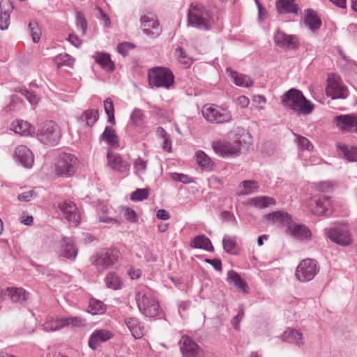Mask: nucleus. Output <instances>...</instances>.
I'll use <instances>...</instances> for the list:
<instances>
[{"label":"nucleus","instance_id":"nucleus-31","mask_svg":"<svg viewBox=\"0 0 357 357\" xmlns=\"http://www.w3.org/2000/svg\"><path fill=\"white\" fill-rule=\"evenodd\" d=\"M305 23L312 31L319 29L321 25V21L316 12L311 9L305 10Z\"/></svg>","mask_w":357,"mask_h":357},{"label":"nucleus","instance_id":"nucleus-38","mask_svg":"<svg viewBox=\"0 0 357 357\" xmlns=\"http://www.w3.org/2000/svg\"><path fill=\"white\" fill-rule=\"evenodd\" d=\"M126 324L135 339H139L143 336L140 324L137 319L128 318L126 320Z\"/></svg>","mask_w":357,"mask_h":357},{"label":"nucleus","instance_id":"nucleus-11","mask_svg":"<svg viewBox=\"0 0 357 357\" xmlns=\"http://www.w3.org/2000/svg\"><path fill=\"white\" fill-rule=\"evenodd\" d=\"M202 114L205 119L211 123H225L231 121V114L222 108L213 106L204 107Z\"/></svg>","mask_w":357,"mask_h":357},{"label":"nucleus","instance_id":"nucleus-29","mask_svg":"<svg viewBox=\"0 0 357 357\" xmlns=\"http://www.w3.org/2000/svg\"><path fill=\"white\" fill-rule=\"evenodd\" d=\"M100 141L106 142L109 146L116 148L119 146V137L114 128L106 126L104 132L100 136Z\"/></svg>","mask_w":357,"mask_h":357},{"label":"nucleus","instance_id":"nucleus-57","mask_svg":"<svg viewBox=\"0 0 357 357\" xmlns=\"http://www.w3.org/2000/svg\"><path fill=\"white\" fill-rule=\"evenodd\" d=\"M244 317V310H243V307L240 306L239 307V311H238V313L237 314V315H236L233 320L231 321V324L233 326V327L236 329L237 331H239L240 329V321H241V319L243 318Z\"/></svg>","mask_w":357,"mask_h":357},{"label":"nucleus","instance_id":"nucleus-54","mask_svg":"<svg viewBox=\"0 0 357 357\" xmlns=\"http://www.w3.org/2000/svg\"><path fill=\"white\" fill-rule=\"evenodd\" d=\"M317 190L323 192H331L333 189V185L330 181H322L314 184Z\"/></svg>","mask_w":357,"mask_h":357},{"label":"nucleus","instance_id":"nucleus-49","mask_svg":"<svg viewBox=\"0 0 357 357\" xmlns=\"http://www.w3.org/2000/svg\"><path fill=\"white\" fill-rule=\"evenodd\" d=\"M296 137V142L300 148L307 151L313 149V145L308 139L299 135L294 134Z\"/></svg>","mask_w":357,"mask_h":357},{"label":"nucleus","instance_id":"nucleus-40","mask_svg":"<svg viewBox=\"0 0 357 357\" xmlns=\"http://www.w3.org/2000/svg\"><path fill=\"white\" fill-rule=\"evenodd\" d=\"M197 164L203 169L211 170L213 167V162L211 158L202 151L196 152Z\"/></svg>","mask_w":357,"mask_h":357},{"label":"nucleus","instance_id":"nucleus-1","mask_svg":"<svg viewBox=\"0 0 357 357\" xmlns=\"http://www.w3.org/2000/svg\"><path fill=\"white\" fill-rule=\"evenodd\" d=\"M281 102L284 107L303 114H310L314 109L313 104L305 98L301 91L296 89H291L284 93Z\"/></svg>","mask_w":357,"mask_h":357},{"label":"nucleus","instance_id":"nucleus-36","mask_svg":"<svg viewBox=\"0 0 357 357\" xmlns=\"http://www.w3.org/2000/svg\"><path fill=\"white\" fill-rule=\"evenodd\" d=\"M94 59L99 65L104 69L109 71L114 70V64L112 61L109 54L107 53H97Z\"/></svg>","mask_w":357,"mask_h":357},{"label":"nucleus","instance_id":"nucleus-43","mask_svg":"<svg viewBox=\"0 0 357 357\" xmlns=\"http://www.w3.org/2000/svg\"><path fill=\"white\" fill-rule=\"evenodd\" d=\"M232 77L235 84L238 86L249 87L254 83L253 80L245 75L234 73V75H232Z\"/></svg>","mask_w":357,"mask_h":357},{"label":"nucleus","instance_id":"nucleus-22","mask_svg":"<svg viewBox=\"0 0 357 357\" xmlns=\"http://www.w3.org/2000/svg\"><path fill=\"white\" fill-rule=\"evenodd\" d=\"M113 336V333L109 331L96 330L89 337V346L91 349L96 350L100 344L110 340Z\"/></svg>","mask_w":357,"mask_h":357},{"label":"nucleus","instance_id":"nucleus-6","mask_svg":"<svg viewBox=\"0 0 357 357\" xmlns=\"http://www.w3.org/2000/svg\"><path fill=\"white\" fill-rule=\"evenodd\" d=\"M120 252L116 248H107L98 252L91 258L98 272L112 267L120 257Z\"/></svg>","mask_w":357,"mask_h":357},{"label":"nucleus","instance_id":"nucleus-20","mask_svg":"<svg viewBox=\"0 0 357 357\" xmlns=\"http://www.w3.org/2000/svg\"><path fill=\"white\" fill-rule=\"evenodd\" d=\"M15 160L26 168H31L34 162L32 152L26 146L20 145L15 150Z\"/></svg>","mask_w":357,"mask_h":357},{"label":"nucleus","instance_id":"nucleus-30","mask_svg":"<svg viewBox=\"0 0 357 357\" xmlns=\"http://www.w3.org/2000/svg\"><path fill=\"white\" fill-rule=\"evenodd\" d=\"M276 7L279 13L297 14L298 8L294 0H277Z\"/></svg>","mask_w":357,"mask_h":357},{"label":"nucleus","instance_id":"nucleus-62","mask_svg":"<svg viewBox=\"0 0 357 357\" xmlns=\"http://www.w3.org/2000/svg\"><path fill=\"white\" fill-rule=\"evenodd\" d=\"M124 216L128 220L131 222H135L137 220V215L135 211L128 208L124 209Z\"/></svg>","mask_w":357,"mask_h":357},{"label":"nucleus","instance_id":"nucleus-48","mask_svg":"<svg viewBox=\"0 0 357 357\" xmlns=\"http://www.w3.org/2000/svg\"><path fill=\"white\" fill-rule=\"evenodd\" d=\"M149 190L146 188L137 189L131 194L130 199L133 202H140L149 197Z\"/></svg>","mask_w":357,"mask_h":357},{"label":"nucleus","instance_id":"nucleus-7","mask_svg":"<svg viewBox=\"0 0 357 357\" xmlns=\"http://www.w3.org/2000/svg\"><path fill=\"white\" fill-rule=\"evenodd\" d=\"M78 160L73 154L61 153L55 163L56 175L61 177L72 176L77 169Z\"/></svg>","mask_w":357,"mask_h":357},{"label":"nucleus","instance_id":"nucleus-59","mask_svg":"<svg viewBox=\"0 0 357 357\" xmlns=\"http://www.w3.org/2000/svg\"><path fill=\"white\" fill-rule=\"evenodd\" d=\"M146 161L141 158H138L134 162V169L136 172H143L146 169Z\"/></svg>","mask_w":357,"mask_h":357},{"label":"nucleus","instance_id":"nucleus-53","mask_svg":"<svg viewBox=\"0 0 357 357\" xmlns=\"http://www.w3.org/2000/svg\"><path fill=\"white\" fill-rule=\"evenodd\" d=\"M176 55L180 63L188 66H189L191 64L190 59L187 56V54L183 50L182 48L178 47L176 49Z\"/></svg>","mask_w":357,"mask_h":357},{"label":"nucleus","instance_id":"nucleus-9","mask_svg":"<svg viewBox=\"0 0 357 357\" xmlns=\"http://www.w3.org/2000/svg\"><path fill=\"white\" fill-rule=\"evenodd\" d=\"M212 148L215 153L222 157L237 156L241 153V139H235L233 142L218 140L213 142Z\"/></svg>","mask_w":357,"mask_h":357},{"label":"nucleus","instance_id":"nucleus-33","mask_svg":"<svg viewBox=\"0 0 357 357\" xmlns=\"http://www.w3.org/2000/svg\"><path fill=\"white\" fill-rule=\"evenodd\" d=\"M227 281L229 284H234L238 290L248 294L246 290V283L236 271L231 270L227 273Z\"/></svg>","mask_w":357,"mask_h":357},{"label":"nucleus","instance_id":"nucleus-13","mask_svg":"<svg viewBox=\"0 0 357 357\" xmlns=\"http://www.w3.org/2000/svg\"><path fill=\"white\" fill-rule=\"evenodd\" d=\"M181 352L183 357H203L204 352L195 340L183 335L181 340Z\"/></svg>","mask_w":357,"mask_h":357},{"label":"nucleus","instance_id":"nucleus-12","mask_svg":"<svg viewBox=\"0 0 357 357\" xmlns=\"http://www.w3.org/2000/svg\"><path fill=\"white\" fill-rule=\"evenodd\" d=\"M325 231L328 238L341 246H348L353 241L350 232L343 227L326 229Z\"/></svg>","mask_w":357,"mask_h":357},{"label":"nucleus","instance_id":"nucleus-34","mask_svg":"<svg viewBox=\"0 0 357 357\" xmlns=\"http://www.w3.org/2000/svg\"><path fill=\"white\" fill-rule=\"evenodd\" d=\"M344 155V158L349 162H357V147L346 144H336Z\"/></svg>","mask_w":357,"mask_h":357},{"label":"nucleus","instance_id":"nucleus-32","mask_svg":"<svg viewBox=\"0 0 357 357\" xmlns=\"http://www.w3.org/2000/svg\"><path fill=\"white\" fill-rule=\"evenodd\" d=\"M275 200L274 199L266 197V196H261V197H256L253 198L249 199L247 202L246 205L248 206H255L258 208H263L268 206L269 205L274 204Z\"/></svg>","mask_w":357,"mask_h":357},{"label":"nucleus","instance_id":"nucleus-64","mask_svg":"<svg viewBox=\"0 0 357 357\" xmlns=\"http://www.w3.org/2000/svg\"><path fill=\"white\" fill-rule=\"evenodd\" d=\"M156 217L160 220H166L170 218V215L167 211L160 209L157 211Z\"/></svg>","mask_w":357,"mask_h":357},{"label":"nucleus","instance_id":"nucleus-23","mask_svg":"<svg viewBox=\"0 0 357 357\" xmlns=\"http://www.w3.org/2000/svg\"><path fill=\"white\" fill-rule=\"evenodd\" d=\"M315 206L312 208L314 214L319 215L329 216L333 213L331 208V197L329 196H323L314 200Z\"/></svg>","mask_w":357,"mask_h":357},{"label":"nucleus","instance_id":"nucleus-26","mask_svg":"<svg viewBox=\"0 0 357 357\" xmlns=\"http://www.w3.org/2000/svg\"><path fill=\"white\" fill-rule=\"evenodd\" d=\"M11 130L23 136L31 135L33 132V128L27 121L16 120L11 123Z\"/></svg>","mask_w":357,"mask_h":357},{"label":"nucleus","instance_id":"nucleus-17","mask_svg":"<svg viewBox=\"0 0 357 357\" xmlns=\"http://www.w3.org/2000/svg\"><path fill=\"white\" fill-rule=\"evenodd\" d=\"M333 121L343 131L357 132V114L336 116Z\"/></svg>","mask_w":357,"mask_h":357},{"label":"nucleus","instance_id":"nucleus-46","mask_svg":"<svg viewBox=\"0 0 357 357\" xmlns=\"http://www.w3.org/2000/svg\"><path fill=\"white\" fill-rule=\"evenodd\" d=\"M63 324L65 326L81 327L85 325V320L80 317L63 318Z\"/></svg>","mask_w":357,"mask_h":357},{"label":"nucleus","instance_id":"nucleus-10","mask_svg":"<svg viewBox=\"0 0 357 357\" xmlns=\"http://www.w3.org/2000/svg\"><path fill=\"white\" fill-rule=\"evenodd\" d=\"M326 95L332 99H345L348 95V89L343 84L340 77L335 75H329L327 79Z\"/></svg>","mask_w":357,"mask_h":357},{"label":"nucleus","instance_id":"nucleus-4","mask_svg":"<svg viewBox=\"0 0 357 357\" xmlns=\"http://www.w3.org/2000/svg\"><path fill=\"white\" fill-rule=\"evenodd\" d=\"M139 311L146 317H153L159 313V303L150 289H142L136 295Z\"/></svg>","mask_w":357,"mask_h":357},{"label":"nucleus","instance_id":"nucleus-63","mask_svg":"<svg viewBox=\"0 0 357 357\" xmlns=\"http://www.w3.org/2000/svg\"><path fill=\"white\" fill-rule=\"evenodd\" d=\"M25 96H26V98L28 100V101L31 103V104H36V102H38V98L37 97V96L32 91H26V93H25Z\"/></svg>","mask_w":357,"mask_h":357},{"label":"nucleus","instance_id":"nucleus-50","mask_svg":"<svg viewBox=\"0 0 357 357\" xmlns=\"http://www.w3.org/2000/svg\"><path fill=\"white\" fill-rule=\"evenodd\" d=\"M76 26L77 29H79L82 31L83 35L86 33L87 22L81 12H77L76 13Z\"/></svg>","mask_w":357,"mask_h":357},{"label":"nucleus","instance_id":"nucleus-56","mask_svg":"<svg viewBox=\"0 0 357 357\" xmlns=\"http://www.w3.org/2000/svg\"><path fill=\"white\" fill-rule=\"evenodd\" d=\"M172 178L175 181L181 182L184 184L190 183L192 181L190 177L184 174L173 173L172 174Z\"/></svg>","mask_w":357,"mask_h":357},{"label":"nucleus","instance_id":"nucleus-5","mask_svg":"<svg viewBox=\"0 0 357 357\" xmlns=\"http://www.w3.org/2000/svg\"><path fill=\"white\" fill-rule=\"evenodd\" d=\"M148 79L151 86L168 89L174 84V75L167 68L154 67L149 70Z\"/></svg>","mask_w":357,"mask_h":357},{"label":"nucleus","instance_id":"nucleus-2","mask_svg":"<svg viewBox=\"0 0 357 357\" xmlns=\"http://www.w3.org/2000/svg\"><path fill=\"white\" fill-rule=\"evenodd\" d=\"M37 139L43 144L55 146L61 137L60 127L52 121H47L38 126Z\"/></svg>","mask_w":357,"mask_h":357},{"label":"nucleus","instance_id":"nucleus-15","mask_svg":"<svg viewBox=\"0 0 357 357\" xmlns=\"http://www.w3.org/2000/svg\"><path fill=\"white\" fill-rule=\"evenodd\" d=\"M286 231L287 234L300 241H307L312 237L311 231L307 226L293 220L289 223Z\"/></svg>","mask_w":357,"mask_h":357},{"label":"nucleus","instance_id":"nucleus-60","mask_svg":"<svg viewBox=\"0 0 357 357\" xmlns=\"http://www.w3.org/2000/svg\"><path fill=\"white\" fill-rule=\"evenodd\" d=\"M34 195L35 192L33 190H29L19 195L17 199L20 202H29Z\"/></svg>","mask_w":357,"mask_h":357},{"label":"nucleus","instance_id":"nucleus-24","mask_svg":"<svg viewBox=\"0 0 357 357\" xmlns=\"http://www.w3.org/2000/svg\"><path fill=\"white\" fill-rule=\"evenodd\" d=\"M13 9L8 0H2L0 2V29L6 30L10 24V13Z\"/></svg>","mask_w":357,"mask_h":357},{"label":"nucleus","instance_id":"nucleus-41","mask_svg":"<svg viewBox=\"0 0 357 357\" xmlns=\"http://www.w3.org/2000/svg\"><path fill=\"white\" fill-rule=\"evenodd\" d=\"M42 329L44 331L50 332V331H55L59 329H61L64 327L63 324V318L60 319H54L51 318L45 321L42 326Z\"/></svg>","mask_w":357,"mask_h":357},{"label":"nucleus","instance_id":"nucleus-25","mask_svg":"<svg viewBox=\"0 0 357 357\" xmlns=\"http://www.w3.org/2000/svg\"><path fill=\"white\" fill-rule=\"evenodd\" d=\"M265 218L275 224H278L281 226L289 225L292 221L291 216L285 211H275L271 213H268L265 215Z\"/></svg>","mask_w":357,"mask_h":357},{"label":"nucleus","instance_id":"nucleus-61","mask_svg":"<svg viewBox=\"0 0 357 357\" xmlns=\"http://www.w3.org/2000/svg\"><path fill=\"white\" fill-rule=\"evenodd\" d=\"M205 262L211 264L216 271H222V262L219 259H205Z\"/></svg>","mask_w":357,"mask_h":357},{"label":"nucleus","instance_id":"nucleus-47","mask_svg":"<svg viewBox=\"0 0 357 357\" xmlns=\"http://www.w3.org/2000/svg\"><path fill=\"white\" fill-rule=\"evenodd\" d=\"M242 186L244 188L242 194L249 195L257 191L259 185L258 183L255 181H244L242 182Z\"/></svg>","mask_w":357,"mask_h":357},{"label":"nucleus","instance_id":"nucleus-27","mask_svg":"<svg viewBox=\"0 0 357 357\" xmlns=\"http://www.w3.org/2000/svg\"><path fill=\"white\" fill-rule=\"evenodd\" d=\"M190 245L194 248L202 249L208 252L213 251V247L210 239L205 235L195 236L190 241Z\"/></svg>","mask_w":357,"mask_h":357},{"label":"nucleus","instance_id":"nucleus-21","mask_svg":"<svg viewBox=\"0 0 357 357\" xmlns=\"http://www.w3.org/2000/svg\"><path fill=\"white\" fill-rule=\"evenodd\" d=\"M274 41L280 47L293 50L298 47V40L295 36L287 35L280 30L275 33Z\"/></svg>","mask_w":357,"mask_h":357},{"label":"nucleus","instance_id":"nucleus-51","mask_svg":"<svg viewBox=\"0 0 357 357\" xmlns=\"http://www.w3.org/2000/svg\"><path fill=\"white\" fill-rule=\"evenodd\" d=\"M89 307L91 309V313L93 314L102 313L105 310L104 304L101 301L96 299H92L90 301Z\"/></svg>","mask_w":357,"mask_h":357},{"label":"nucleus","instance_id":"nucleus-52","mask_svg":"<svg viewBox=\"0 0 357 357\" xmlns=\"http://www.w3.org/2000/svg\"><path fill=\"white\" fill-rule=\"evenodd\" d=\"M143 112L142 109L135 108L131 114L130 120L135 126H140L143 121Z\"/></svg>","mask_w":357,"mask_h":357},{"label":"nucleus","instance_id":"nucleus-28","mask_svg":"<svg viewBox=\"0 0 357 357\" xmlns=\"http://www.w3.org/2000/svg\"><path fill=\"white\" fill-rule=\"evenodd\" d=\"M8 296L13 303H23L29 298V294L22 288L10 287L6 289Z\"/></svg>","mask_w":357,"mask_h":357},{"label":"nucleus","instance_id":"nucleus-8","mask_svg":"<svg viewBox=\"0 0 357 357\" xmlns=\"http://www.w3.org/2000/svg\"><path fill=\"white\" fill-rule=\"evenodd\" d=\"M319 271L318 263L312 259L302 260L296 270V278L303 282L312 280Z\"/></svg>","mask_w":357,"mask_h":357},{"label":"nucleus","instance_id":"nucleus-3","mask_svg":"<svg viewBox=\"0 0 357 357\" xmlns=\"http://www.w3.org/2000/svg\"><path fill=\"white\" fill-rule=\"evenodd\" d=\"M188 24L202 31L211 29V16L205 8L200 4L192 3L188 13Z\"/></svg>","mask_w":357,"mask_h":357},{"label":"nucleus","instance_id":"nucleus-14","mask_svg":"<svg viewBox=\"0 0 357 357\" xmlns=\"http://www.w3.org/2000/svg\"><path fill=\"white\" fill-rule=\"evenodd\" d=\"M140 22L142 29L146 36L156 38L161 33V26L155 16L143 15L140 18Z\"/></svg>","mask_w":357,"mask_h":357},{"label":"nucleus","instance_id":"nucleus-42","mask_svg":"<svg viewBox=\"0 0 357 357\" xmlns=\"http://www.w3.org/2000/svg\"><path fill=\"white\" fill-rule=\"evenodd\" d=\"M75 59L69 54H60L54 59V61L58 68L62 66L72 67L74 63Z\"/></svg>","mask_w":357,"mask_h":357},{"label":"nucleus","instance_id":"nucleus-37","mask_svg":"<svg viewBox=\"0 0 357 357\" xmlns=\"http://www.w3.org/2000/svg\"><path fill=\"white\" fill-rule=\"evenodd\" d=\"M105 282L107 288L118 290L121 288L122 280L121 278L113 272H109L105 278Z\"/></svg>","mask_w":357,"mask_h":357},{"label":"nucleus","instance_id":"nucleus-45","mask_svg":"<svg viewBox=\"0 0 357 357\" xmlns=\"http://www.w3.org/2000/svg\"><path fill=\"white\" fill-rule=\"evenodd\" d=\"M104 109L106 114L108 116V122L112 124H115L116 121L114 117V107L111 98H107L104 101Z\"/></svg>","mask_w":357,"mask_h":357},{"label":"nucleus","instance_id":"nucleus-55","mask_svg":"<svg viewBox=\"0 0 357 357\" xmlns=\"http://www.w3.org/2000/svg\"><path fill=\"white\" fill-rule=\"evenodd\" d=\"M135 45L132 43L128 42L121 43L117 46V51L119 54L123 56L128 54L129 50L133 49Z\"/></svg>","mask_w":357,"mask_h":357},{"label":"nucleus","instance_id":"nucleus-39","mask_svg":"<svg viewBox=\"0 0 357 357\" xmlns=\"http://www.w3.org/2000/svg\"><path fill=\"white\" fill-rule=\"evenodd\" d=\"M224 250L229 254L236 255V237L234 236L225 235L222 239Z\"/></svg>","mask_w":357,"mask_h":357},{"label":"nucleus","instance_id":"nucleus-19","mask_svg":"<svg viewBox=\"0 0 357 357\" xmlns=\"http://www.w3.org/2000/svg\"><path fill=\"white\" fill-rule=\"evenodd\" d=\"M107 164L113 170L121 173H126L130 169L129 162L121 155L114 153L111 149L107 150Z\"/></svg>","mask_w":357,"mask_h":357},{"label":"nucleus","instance_id":"nucleus-35","mask_svg":"<svg viewBox=\"0 0 357 357\" xmlns=\"http://www.w3.org/2000/svg\"><path fill=\"white\" fill-rule=\"evenodd\" d=\"M282 340L289 343L302 344V334L294 329H287L281 336Z\"/></svg>","mask_w":357,"mask_h":357},{"label":"nucleus","instance_id":"nucleus-18","mask_svg":"<svg viewBox=\"0 0 357 357\" xmlns=\"http://www.w3.org/2000/svg\"><path fill=\"white\" fill-rule=\"evenodd\" d=\"M77 248L75 241L71 237L63 236L60 241L58 253L59 256L63 257L70 260H75L77 255Z\"/></svg>","mask_w":357,"mask_h":357},{"label":"nucleus","instance_id":"nucleus-58","mask_svg":"<svg viewBox=\"0 0 357 357\" xmlns=\"http://www.w3.org/2000/svg\"><path fill=\"white\" fill-rule=\"evenodd\" d=\"M29 27L30 30L31 31V37L33 39V41L36 43L40 40V33L37 31H35V29L38 27V24L36 22H31L29 24Z\"/></svg>","mask_w":357,"mask_h":357},{"label":"nucleus","instance_id":"nucleus-44","mask_svg":"<svg viewBox=\"0 0 357 357\" xmlns=\"http://www.w3.org/2000/svg\"><path fill=\"white\" fill-rule=\"evenodd\" d=\"M98 119V112L96 109L85 111L81 116V120L84 121L88 126H93Z\"/></svg>","mask_w":357,"mask_h":357},{"label":"nucleus","instance_id":"nucleus-16","mask_svg":"<svg viewBox=\"0 0 357 357\" xmlns=\"http://www.w3.org/2000/svg\"><path fill=\"white\" fill-rule=\"evenodd\" d=\"M58 208L62 212L65 218L77 225L80 221V215L76 205L71 201H62L57 203Z\"/></svg>","mask_w":357,"mask_h":357}]
</instances>
